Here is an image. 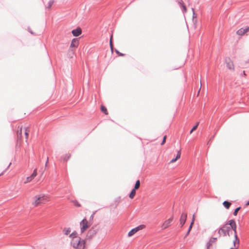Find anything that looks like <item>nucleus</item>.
<instances>
[{
    "mask_svg": "<svg viewBox=\"0 0 249 249\" xmlns=\"http://www.w3.org/2000/svg\"><path fill=\"white\" fill-rule=\"evenodd\" d=\"M70 237L72 239L71 245L73 248L75 249H86L85 240L78 236L77 232H72L70 234Z\"/></svg>",
    "mask_w": 249,
    "mask_h": 249,
    "instance_id": "f257e3e1",
    "label": "nucleus"
},
{
    "mask_svg": "<svg viewBox=\"0 0 249 249\" xmlns=\"http://www.w3.org/2000/svg\"><path fill=\"white\" fill-rule=\"evenodd\" d=\"M50 201V197L48 195L45 194H39L36 196L33 199L32 205L37 207L44 204Z\"/></svg>",
    "mask_w": 249,
    "mask_h": 249,
    "instance_id": "f03ea898",
    "label": "nucleus"
},
{
    "mask_svg": "<svg viewBox=\"0 0 249 249\" xmlns=\"http://www.w3.org/2000/svg\"><path fill=\"white\" fill-rule=\"evenodd\" d=\"M90 225L87 219H83L80 223V231L82 233H84L90 227Z\"/></svg>",
    "mask_w": 249,
    "mask_h": 249,
    "instance_id": "7ed1b4c3",
    "label": "nucleus"
},
{
    "mask_svg": "<svg viewBox=\"0 0 249 249\" xmlns=\"http://www.w3.org/2000/svg\"><path fill=\"white\" fill-rule=\"evenodd\" d=\"M230 231V227L227 226V224L223 225L219 229L218 233L220 236L225 237L228 234Z\"/></svg>",
    "mask_w": 249,
    "mask_h": 249,
    "instance_id": "20e7f679",
    "label": "nucleus"
},
{
    "mask_svg": "<svg viewBox=\"0 0 249 249\" xmlns=\"http://www.w3.org/2000/svg\"><path fill=\"white\" fill-rule=\"evenodd\" d=\"M11 164L10 162H0V176L2 175L7 171Z\"/></svg>",
    "mask_w": 249,
    "mask_h": 249,
    "instance_id": "39448f33",
    "label": "nucleus"
},
{
    "mask_svg": "<svg viewBox=\"0 0 249 249\" xmlns=\"http://www.w3.org/2000/svg\"><path fill=\"white\" fill-rule=\"evenodd\" d=\"M98 229L96 227H92L88 232L86 239H91L94 237L97 233Z\"/></svg>",
    "mask_w": 249,
    "mask_h": 249,
    "instance_id": "423d86ee",
    "label": "nucleus"
},
{
    "mask_svg": "<svg viewBox=\"0 0 249 249\" xmlns=\"http://www.w3.org/2000/svg\"><path fill=\"white\" fill-rule=\"evenodd\" d=\"M173 219H174V217L173 216H172L168 219L165 220L163 222V223L162 224V225L161 226V228L162 230H165V229L168 228L169 227H170L172 224Z\"/></svg>",
    "mask_w": 249,
    "mask_h": 249,
    "instance_id": "0eeeda50",
    "label": "nucleus"
},
{
    "mask_svg": "<svg viewBox=\"0 0 249 249\" xmlns=\"http://www.w3.org/2000/svg\"><path fill=\"white\" fill-rule=\"evenodd\" d=\"M37 169H35L34 170V172L32 173V174L30 176L26 178V179H25V180L24 181V183L27 184V183H28L30 182L31 181H32L34 179V178L37 176Z\"/></svg>",
    "mask_w": 249,
    "mask_h": 249,
    "instance_id": "6e6552de",
    "label": "nucleus"
},
{
    "mask_svg": "<svg viewBox=\"0 0 249 249\" xmlns=\"http://www.w3.org/2000/svg\"><path fill=\"white\" fill-rule=\"evenodd\" d=\"M145 227L143 225H140L138 227L132 229L128 233V236L131 237L139 231L143 229Z\"/></svg>",
    "mask_w": 249,
    "mask_h": 249,
    "instance_id": "1a4fd4ad",
    "label": "nucleus"
},
{
    "mask_svg": "<svg viewBox=\"0 0 249 249\" xmlns=\"http://www.w3.org/2000/svg\"><path fill=\"white\" fill-rule=\"evenodd\" d=\"M79 45V41L77 38H73L70 45V50L73 52L74 50L73 49V48H76Z\"/></svg>",
    "mask_w": 249,
    "mask_h": 249,
    "instance_id": "9d476101",
    "label": "nucleus"
},
{
    "mask_svg": "<svg viewBox=\"0 0 249 249\" xmlns=\"http://www.w3.org/2000/svg\"><path fill=\"white\" fill-rule=\"evenodd\" d=\"M187 217V213L185 212L182 213L180 218V225L182 227L185 224Z\"/></svg>",
    "mask_w": 249,
    "mask_h": 249,
    "instance_id": "9b49d317",
    "label": "nucleus"
},
{
    "mask_svg": "<svg viewBox=\"0 0 249 249\" xmlns=\"http://www.w3.org/2000/svg\"><path fill=\"white\" fill-rule=\"evenodd\" d=\"M226 64L227 68L231 70H233L234 69V65L233 62L231 60V59H229L228 60H226Z\"/></svg>",
    "mask_w": 249,
    "mask_h": 249,
    "instance_id": "f8f14e48",
    "label": "nucleus"
},
{
    "mask_svg": "<svg viewBox=\"0 0 249 249\" xmlns=\"http://www.w3.org/2000/svg\"><path fill=\"white\" fill-rule=\"evenodd\" d=\"M217 238H211L207 244V249H210V247L214 244L216 243Z\"/></svg>",
    "mask_w": 249,
    "mask_h": 249,
    "instance_id": "ddd939ff",
    "label": "nucleus"
},
{
    "mask_svg": "<svg viewBox=\"0 0 249 249\" xmlns=\"http://www.w3.org/2000/svg\"><path fill=\"white\" fill-rule=\"evenodd\" d=\"M248 31H249V27L246 29H240L236 32V34L239 36H243Z\"/></svg>",
    "mask_w": 249,
    "mask_h": 249,
    "instance_id": "4468645a",
    "label": "nucleus"
},
{
    "mask_svg": "<svg viewBox=\"0 0 249 249\" xmlns=\"http://www.w3.org/2000/svg\"><path fill=\"white\" fill-rule=\"evenodd\" d=\"M71 33L74 36H78L81 34L82 30L80 28H77L76 29L73 30Z\"/></svg>",
    "mask_w": 249,
    "mask_h": 249,
    "instance_id": "2eb2a0df",
    "label": "nucleus"
},
{
    "mask_svg": "<svg viewBox=\"0 0 249 249\" xmlns=\"http://www.w3.org/2000/svg\"><path fill=\"white\" fill-rule=\"evenodd\" d=\"M227 225L228 224L230 225L231 228L232 229H236V224L235 221L233 219L230 220L226 224Z\"/></svg>",
    "mask_w": 249,
    "mask_h": 249,
    "instance_id": "dca6fc26",
    "label": "nucleus"
},
{
    "mask_svg": "<svg viewBox=\"0 0 249 249\" xmlns=\"http://www.w3.org/2000/svg\"><path fill=\"white\" fill-rule=\"evenodd\" d=\"M234 239L233 241L234 246L237 249L240 244V241L237 236H234Z\"/></svg>",
    "mask_w": 249,
    "mask_h": 249,
    "instance_id": "f3484780",
    "label": "nucleus"
},
{
    "mask_svg": "<svg viewBox=\"0 0 249 249\" xmlns=\"http://www.w3.org/2000/svg\"><path fill=\"white\" fill-rule=\"evenodd\" d=\"M22 126L18 127V130L17 131V137L19 140H21L22 139Z\"/></svg>",
    "mask_w": 249,
    "mask_h": 249,
    "instance_id": "a211bd4d",
    "label": "nucleus"
},
{
    "mask_svg": "<svg viewBox=\"0 0 249 249\" xmlns=\"http://www.w3.org/2000/svg\"><path fill=\"white\" fill-rule=\"evenodd\" d=\"M54 2V0H49L45 5L46 8L50 9Z\"/></svg>",
    "mask_w": 249,
    "mask_h": 249,
    "instance_id": "6ab92c4d",
    "label": "nucleus"
},
{
    "mask_svg": "<svg viewBox=\"0 0 249 249\" xmlns=\"http://www.w3.org/2000/svg\"><path fill=\"white\" fill-rule=\"evenodd\" d=\"M180 155H181V151L179 150V151H178L176 158L174 159H172L170 161V163H173V162H175V161H176L178 159H179L180 158Z\"/></svg>",
    "mask_w": 249,
    "mask_h": 249,
    "instance_id": "aec40b11",
    "label": "nucleus"
},
{
    "mask_svg": "<svg viewBox=\"0 0 249 249\" xmlns=\"http://www.w3.org/2000/svg\"><path fill=\"white\" fill-rule=\"evenodd\" d=\"M30 131L29 128L28 127H25L24 128V132L25 135V138L26 140H27L29 136V132Z\"/></svg>",
    "mask_w": 249,
    "mask_h": 249,
    "instance_id": "412c9836",
    "label": "nucleus"
},
{
    "mask_svg": "<svg viewBox=\"0 0 249 249\" xmlns=\"http://www.w3.org/2000/svg\"><path fill=\"white\" fill-rule=\"evenodd\" d=\"M223 206L227 209H229L231 204V202H228L227 201H225L223 203Z\"/></svg>",
    "mask_w": 249,
    "mask_h": 249,
    "instance_id": "4be33fe9",
    "label": "nucleus"
},
{
    "mask_svg": "<svg viewBox=\"0 0 249 249\" xmlns=\"http://www.w3.org/2000/svg\"><path fill=\"white\" fill-rule=\"evenodd\" d=\"M136 190H135L134 189H133L132 190L131 192H130V193L129 195V197L130 198L133 199L134 197V196L136 195Z\"/></svg>",
    "mask_w": 249,
    "mask_h": 249,
    "instance_id": "5701e85b",
    "label": "nucleus"
},
{
    "mask_svg": "<svg viewBox=\"0 0 249 249\" xmlns=\"http://www.w3.org/2000/svg\"><path fill=\"white\" fill-rule=\"evenodd\" d=\"M194 215L193 216V220H192V221L190 225V227H189V230L187 231V235L189 234L190 231H191L192 228V226H193V225L194 224Z\"/></svg>",
    "mask_w": 249,
    "mask_h": 249,
    "instance_id": "b1692460",
    "label": "nucleus"
},
{
    "mask_svg": "<svg viewBox=\"0 0 249 249\" xmlns=\"http://www.w3.org/2000/svg\"><path fill=\"white\" fill-rule=\"evenodd\" d=\"M194 215L193 216V220H192V221L190 225V227H189V230L187 231V235L189 234L190 231H191L192 228V226H193V225L194 224Z\"/></svg>",
    "mask_w": 249,
    "mask_h": 249,
    "instance_id": "393cba45",
    "label": "nucleus"
},
{
    "mask_svg": "<svg viewBox=\"0 0 249 249\" xmlns=\"http://www.w3.org/2000/svg\"><path fill=\"white\" fill-rule=\"evenodd\" d=\"M101 111L104 112L106 115L108 114V112L107 108L104 106H101Z\"/></svg>",
    "mask_w": 249,
    "mask_h": 249,
    "instance_id": "a878e982",
    "label": "nucleus"
},
{
    "mask_svg": "<svg viewBox=\"0 0 249 249\" xmlns=\"http://www.w3.org/2000/svg\"><path fill=\"white\" fill-rule=\"evenodd\" d=\"M140 186V181L139 180H137L135 184L134 188H133L135 190H137L139 188Z\"/></svg>",
    "mask_w": 249,
    "mask_h": 249,
    "instance_id": "bb28decb",
    "label": "nucleus"
},
{
    "mask_svg": "<svg viewBox=\"0 0 249 249\" xmlns=\"http://www.w3.org/2000/svg\"><path fill=\"white\" fill-rule=\"evenodd\" d=\"M71 231L70 228H65L63 230V233L65 235H68L70 232Z\"/></svg>",
    "mask_w": 249,
    "mask_h": 249,
    "instance_id": "cd10ccee",
    "label": "nucleus"
},
{
    "mask_svg": "<svg viewBox=\"0 0 249 249\" xmlns=\"http://www.w3.org/2000/svg\"><path fill=\"white\" fill-rule=\"evenodd\" d=\"M71 202L76 206L77 207H81V204L76 200H72Z\"/></svg>",
    "mask_w": 249,
    "mask_h": 249,
    "instance_id": "c85d7f7f",
    "label": "nucleus"
},
{
    "mask_svg": "<svg viewBox=\"0 0 249 249\" xmlns=\"http://www.w3.org/2000/svg\"><path fill=\"white\" fill-rule=\"evenodd\" d=\"M198 124H199V123H198V122H197V123H196V125H195V126L192 128V129L191 130V131H190V134H192V132H193L194 131H195V130H196V128H197V126H198Z\"/></svg>",
    "mask_w": 249,
    "mask_h": 249,
    "instance_id": "c756f323",
    "label": "nucleus"
},
{
    "mask_svg": "<svg viewBox=\"0 0 249 249\" xmlns=\"http://www.w3.org/2000/svg\"><path fill=\"white\" fill-rule=\"evenodd\" d=\"M109 45L112 51H113L112 36H111L109 41Z\"/></svg>",
    "mask_w": 249,
    "mask_h": 249,
    "instance_id": "7c9ffc66",
    "label": "nucleus"
},
{
    "mask_svg": "<svg viewBox=\"0 0 249 249\" xmlns=\"http://www.w3.org/2000/svg\"><path fill=\"white\" fill-rule=\"evenodd\" d=\"M240 209H241L240 207H239L237 208L236 209H235V210H234V211L233 212V215L234 216H236L237 215V213L240 210Z\"/></svg>",
    "mask_w": 249,
    "mask_h": 249,
    "instance_id": "2f4dec72",
    "label": "nucleus"
},
{
    "mask_svg": "<svg viewBox=\"0 0 249 249\" xmlns=\"http://www.w3.org/2000/svg\"><path fill=\"white\" fill-rule=\"evenodd\" d=\"M166 136H164L163 138V140L162 142L161 143V145H163L166 142Z\"/></svg>",
    "mask_w": 249,
    "mask_h": 249,
    "instance_id": "473e14b6",
    "label": "nucleus"
},
{
    "mask_svg": "<svg viewBox=\"0 0 249 249\" xmlns=\"http://www.w3.org/2000/svg\"><path fill=\"white\" fill-rule=\"evenodd\" d=\"M116 53L120 56H123L124 55V54L123 53H120L118 51L116 50Z\"/></svg>",
    "mask_w": 249,
    "mask_h": 249,
    "instance_id": "72a5a7b5",
    "label": "nucleus"
},
{
    "mask_svg": "<svg viewBox=\"0 0 249 249\" xmlns=\"http://www.w3.org/2000/svg\"><path fill=\"white\" fill-rule=\"evenodd\" d=\"M232 230L234 231V236H237L236 229H233Z\"/></svg>",
    "mask_w": 249,
    "mask_h": 249,
    "instance_id": "f704fd0d",
    "label": "nucleus"
},
{
    "mask_svg": "<svg viewBox=\"0 0 249 249\" xmlns=\"http://www.w3.org/2000/svg\"><path fill=\"white\" fill-rule=\"evenodd\" d=\"M183 8L184 11L185 12H186V7H185V6H183Z\"/></svg>",
    "mask_w": 249,
    "mask_h": 249,
    "instance_id": "c9c22d12",
    "label": "nucleus"
},
{
    "mask_svg": "<svg viewBox=\"0 0 249 249\" xmlns=\"http://www.w3.org/2000/svg\"><path fill=\"white\" fill-rule=\"evenodd\" d=\"M48 160H49V158H47V161H46V165H47V163H48Z\"/></svg>",
    "mask_w": 249,
    "mask_h": 249,
    "instance_id": "e433bc0d",
    "label": "nucleus"
},
{
    "mask_svg": "<svg viewBox=\"0 0 249 249\" xmlns=\"http://www.w3.org/2000/svg\"><path fill=\"white\" fill-rule=\"evenodd\" d=\"M247 205H249V201L247 202Z\"/></svg>",
    "mask_w": 249,
    "mask_h": 249,
    "instance_id": "4c0bfd02",
    "label": "nucleus"
},
{
    "mask_svg": "<svg viewBox=\"0 0 249 249\" xmlns=\"http://www.w3.org/2000/svg\"><path fill=\"white\" fill-rule=\"evenodd\" d=\"M200 90V89H199V91H198V94H199V93Z\"/></svg>",
    "mask_w": 249,
    "mask_h": 249,
    "instance_id": "58836bf2",
    "label": "nucleus"
},
{
    "mask_svg": "<svg viewBox=\"0 0 249 249\" xmlns=\"http://www.w3.org/2000/svg\"><path fill=\"white\" fill-rule=\"evenodd\" d=\"M244 74L245 75H246L245 71H244Z\"/></svg>",
    "mask_w": 249,
    "mask_h": 249,
    "instance_id": "ea45409f",
    "label": "nucleus"
},
{
    "mask_svg": "<svg viewBox=\"0 0 249 249\" xmlns=\"http://www.w3.org/2000/svg\"><path fill=\"white\" fill-rule=\"evenodd\" d=\"M230 249H233V248H231Z\"/></svg>",
    "mask_w": 249,
    "mask_h": 249,
    "instance_id": "a19ab883",
    "label": "nucleus"
}]
</instances>
